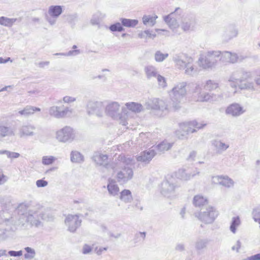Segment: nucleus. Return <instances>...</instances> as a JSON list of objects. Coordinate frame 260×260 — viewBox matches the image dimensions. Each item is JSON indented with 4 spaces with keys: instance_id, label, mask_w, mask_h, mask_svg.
Segmentation results:
<instances>
[{
    "instance_id": "4be33fe9",
    "label": "nucleus",
    "mask_w": 260,
    "mask_h": 260,
    "mask_svg": "<svg viewBox=\"0 0 260 260\" xmlns=\"http://www.w3.org/2000/svg\"><path fill=\"white\" fill-rule=\"evenodd\" d=\"M36 127L31 124L23 125L19 128V132L21 137L24 136H32L34 135V131Z\"/></svg>"
},
{
    "instance_id": "de8ad7c7",
    "label": "nucleus",
    "mask_w": 260,
    "mask_h": 260,
    "mask_svg": "<svg viewBox=\"0 0 260 260\" xmlns=\"http://www.w3.org/2000/svg\"><path fill=\"white\" fill-rule=\"evenodd\" d=\"M24 250L26 252V253L24 255L25 258L32 259L35 257L36 255V252L34 249L29 247H26L24 248Z\"/></svg>"
},
{
    "instance_id": "72a5a7b5",
    "label": "nucleus",
    "mask_w": 260,
    "mask_h": 260,
    "mask_svg": "<svg viewBox=\"0 0 260 260\" xmlns=\"http://www.w3.org/2000/svg\"><path fill=\"white\" fill-rule=\"evenodd\" d=\"M71 160L73 162L81 163L84 161V156L77 151H73L71 153Z\"/></svg>"
},
{
    "instance_id": "338daca9",
    "label": "nucleus",
    "mask_w": 260,
    "mask_h": 260,
    "mask_svg": "<svg viewBox=\"0 0 260 260\" xmlns=\"http://www.w3.org/2000/svg\"><path fill=\"white\" fill-rule=\"evenodd\" d=\"M107 249H108L107 247H101V248H100L99 249H98V248H96V249H95V250L96 251V253L98 255H100L102 254L103 251H106L107 250Z\"/></svg>"
},
{
    "instance_id": "6ab92c4d",
    "label": "nucleus",
    "mask_w": 260,
    "mask_h": 260,
    "mask_svg": "<svg viewBox=\"0 0 260 260\" xmlns=\"http://www.w3.org/2000/svg\"><path fill=\"white\" fill-rule=\"evenodd\" d=\"M245 110L239 104L234 103L229 105L225 110V113L227 115L233 117H238L243 114Z\"/></svg>"
},
{
    "instance_id": "c03bdc74",
    "label": "nucleus",
    "mask_w": 260,
    "mask_h": 260,
    "mask_svg": "<svg viewBox=\"0 0 260 260\" xmlns=\"http://www.w3.org/2000/svg\"><path fill=\"white\" fill-rule=\"evenodd\" d=\"M181 128L185 132L186 135H188L189 133H194L197 131L196 129L192 127V126L190 124V122L181 125Z\"/></svg>"
},
{
    "instance_id": "bf43d9fd",
    "label": "nucleus",
    "mask_w": 260,
    "mask_h": 260,
    "mask_svg": "<svg viewBox=\"0 0 260 260\" xmlns=\"http://www.w3.org/2000/svg\"><path fill=\"white\" fill-rule=\"evenodd\" d=\"M8 253L11 256H20L22 255V251L19 250L16 251L13 250H10L8 252Z\"/></svg>"
},
{
    "instance_id": "a211bd4d",
    "label": "nucleus",
    "mask_w": 260,
    "mask_h": 260,
    "mask_svg": "<svg viewBox=\"0 0 260 260\" xmlns=\"http://www.w3.org/2000/svg\"><path fill=\"white\" fill-rule=\"evenodd\" d=\"M133 176V171L132 168L125 167L122 171L118 172L117 180L118 182L124 183L131 180Z\"/></svg>"
},
{
    "instance_id": "49530a36",
    "label": "nucleus",
    "mask_w": 260,
    "mask_h": 260,
    "mask_svg": "<svg viewBox=\"0 0 260 260\" xmlns=\"http://www.w3.org/2000/svg\"><path fill=\"white\" fill-rule=\"evenodd\" d=\"M103 16L100 13H96L94 14L90 20L91 23L92 25H98L99 24L102 18H103Z\"/></svg>"
},
{
    "instance_id": "864d4df0",
    "label": "nucleus",
    "mask_w": 260,
    "mask_h": 260,
    "mask_svg": "<svg viewBox=\"0 0 260 260\" xmlns=\"http://www.w3.org/2000/svg\"><path fill=\"white\" fill-rule=\"evenodd\" d=\"M155 78H157V82L159 86L161 87H165L166 86V80L164 77L158 74Z\"/></svg>"
},
{
    "instance_id": "69168bd1",
    "label": "nucleus",
    "mask_w": 260,
    "mask_h": 260,
    "mask_svg": "<svg viewBox=\"0 0 260 260\" xmlns=\"http://www.w3.org/2000/svg\"><path fill=\"white\" fill-rule=\"evenodd\" d=\"M9 154L10 155L9 158H16L20 156L19 153L14 152H11V153H9Z\"/></svg>"
},
{
    "instance_id": "4c0bfd02",
    "label": "nucleus",
    "mask_w": 260,
    "mask_h": 260,
    "mask_svg": "<svg viewBox=\"0 0 260 260\" xmlns=\"http://www.w3.org/2000/svg\"><path fill=\"white\" fill-rule=\"evenodd\" d=\"M14 135L13 131L10 127L0 125V138Z\"/></svg>"
},
{
    "instance_id": "423d86ee",
    "label": "nucleus",
    "mask_w": 260,
    "mask_h": 260,
    "mask_svg": "<svg viewBox=\"0 0 260 260\" xmlns=\"http://www.w3.org/2000/svg\"><path fill=\"white\" fill-rule=\"evenodd\" d=\"M92 159L96 164L103 166L112 174H113L121 168V162L108 163V156L106 154H96L93 156Z\"/></svg>"
},
{
    "instance_id": "5701e85b",
    "label": "nucleus",
    "mask_w": 260,
    "mask_h": 260,
    "mask_svg": "<svg viewBox=\"0 0 260 260\" xmlns=\"http://www.w3.org/2000/svg\"><path fill=\"white\" fill-rule=\"evenodd\" d=\"M194 24V18L193 17L186 16L183 19L181 26L184 31H188L192 29Z\"/></svg>"
},
{
    "instance_id": "c9c22d12",
    "label": "nucleus",
    "mask_w": 260,
    "mask_h": 260,
    "mask_svg": "<svg viewBox=\"0 0 260 260\" xmlns=\"http://www.w3.org/2000/svg\"><path fill=\"white\" fill-rule=\"evenodd\" d=\"M120 199L125 203H129L133 200L131 192L129 190L124 189L120 192Z\"/></svg>"
},
{
    "instance_id": "f3484780",
    "label": "nucleus",
    "mask_w": 260,
    "mask_h": 260,
    "mask_svg": "<svg viewBox=\"0 0 260 260\" xmlns=\"http://www.w3.org/2000/svg\"><path fill=\"white\" fill-rule=\"evenodd\" d=\"M156 154V150L151 148L141 152L139 155L137 156L136 158L138 161L148 164Z\"/></svg>"
},
{
    "instance_id": "2eb2a0df",
    "label": "nucleus",
    "mask_w": 260,
    "mask_h": 260,
    "mask_svg": "<svg viewBox=\"0 0 260 260\" xmlns=\"http://www.w3.org/2000/svg\"><path fill=\"white\" fill-rule=\"evenodd\" d=\"M73 112V110L68 108L59 106L51 107L49 111V114L56 118H60L67 116H70Z\"/></svg>"
},
{
    "instance_id": "09e8293b",
    "label": "nucleus",
    "mask_w": 260,
    "mask_h": 260,
    "mask_svg": "<svg viewBox=\"0 0 260 260\" xmlns=\"http://www.w3.org/2000/svg\"><path fill=\"white\" fill-rule=\"evenodd\" d=\"M138 37L140 38H144V39H153L156 37V35L155 34H152L149 30H146L144 31H142L138 34Z\"/></svg>"
},
{
    "instance_id": "13d9d810",
    "label": "nucleus",
    "mask_w": 260,
    "mask_h": 260,
    "mask_svg": "<svg viewBox=\"0 0 260 260\" xmlns=\"http://www.w3.org/2000/svg\"><path fill=\"white\" fill-rule=\"evenodd\" d=\"M36 185L38 187H44L48 185V182L43 179H40L36 181Z\"/></svg>"
},
{
    "instance_id": "5fc2aeb1",
    "label": "nucleus",
    "mask_w": 260,
    "mask_h": 260,
    "mask_svg": "<svg viewBox=\"0 0 260 260\" xmlns=\"http://www.w3.org/2000/svg\"><path fill=\"white\" fill-rule=\"evenodd\" d=\"M10 230H13V228L11 227L7 229H0V238L1 239H6L8 237L7 232Z\"/></svg>"
},
{
    "instance_id": "e433bc0d",
    "label": "nucleus",
    "mask_w": 260,
    "mask_h": 260,
    "mask_svg": "<svg viewBox=\"0 0 260 260\" xmlns=\"http://www.w3.org/2000/svg\"><path fill=\"white\" fill-rule=\"evenodd\" d=\"M16 20V18H9L2 16L0 17V24L7 27H11Z\"/></svg>"
},
{
    "instance_id": "f257e3e1",
    "label": "nucleus",
    "mask_w": 260,
    "mask_h": 260,
    "mask_svg": "<svg viewBox=\"0 0 260 260\" xmlns=\"http://www.w3.org/2000/svg\"><path fill=\"white\" fill-rule=\"evenodd\" d=\"M252 77L251 73L243 69L235 71L229 77L228 83L229 85L236 92L237 87L241 90H254L253 83L248 81Z\"/></svg>"
},
{
    "instance_id": "f8f14e48",
    "label": "nucleus",
    "mask_w": 260,
    "mask_h": 260,
    "mask_svg": "<svg viewBox=\"0 0 260 260\" xmlns=\"http://www.w3.org/2000/svg\"><path fill=\"white\" fill-rule=\"evenodd\" d=\"M62 11V7L61 6H50L48 14H45V19L50 25H54L56 23V19L61 15Z\"/></svg>"
},
{
    "instance_id": "bb28decb",
    "label": "nucleus",
    "mask_w": 260,
    "mask_h": 260,
    "mask_svg": "<svg viewBox=\"0 0 260 260\" xmlns=\"http://www.w3.org/2000/svg\"><path fill=\"white\" fill-rule=\"evenodd\" d=\"M144 71L146 78L149 80L152 78H155L158 74L157 69L152 65L145 67Z\"/></svg>"
},
{
    "instance_id": "6e6d98bb",
    "label": "nucleus",
    "mask_w": 260,
    "mask_h": 260,
    "mask_svg": "<svg viewBox=\"0 0 260 260\" xmlns=\"http://www.w3.org/2000/svg\"><path fill=\"white\" fill-rule=\"evenodd\" d=\"M190 124L194 128H197L199 129L200 128H203L204 126L206 125V124H201L198 123L196 121H192L190 122Z\"/></svg>"
},
{
    "instance_id": "0eeeda50",
    "label": "nucleus",
    "mask_w": 260,
    "mask_h": 260,
    "mask_svg": "<svg viewBox=\"0 0 260 260\" xmlns=\"http://www.w3.org/2000/svg\"><path fill=\"white\" fill-rule=\"evenodd\" d=\"M186 83L185 82H182L178 84L172 89L173 94L171 95L172 106L176 110L180 107L181 101L186 95Z\"/></svg>"
},
{
    "instance_id": "ea45409f",
    "label": "nucleus",
    "mask_w": 260,
    "mask_h": 260,
    "mask_svg": "<svg viewBox=\"0 0 260 260\" xmlns=\"http://www.w3.org/2000/svg\"><path fill=\"white\" fill-rule=\"evenodd\" d=\"M169 56L168 53H163L160 50L155 52L154 55V59L156 62H161L164 61Z\"/></svg>"
},
{
    "instance_id": "f704fd0d",
    "label": "nucleus",
    "mask_w": 260,
    "mask_h": 260,
    "mask_svg": "<svg viewBox=\"0 0 260 260\" xmlns=\"http://www.w3.org/2000/svg\"><path fill=\"white\" fill-rule=\"evenodd\" d=\"M122 26L127 27H134L138 24V20L137 19H131L121 18L120 19Z\"/></svg>"
},
{
    "instance_id": "37998d69",
    "label": "nucleus",
    "mask_w": 260,
    "mask_h": 260,
    "mask_svg": "<svg viewBox=\"0 0 260 260\" xmlns=\"http://www.w3.org/2000/svg\"><path fill=\"white\" fill-rule=\"evenodd\" d=\"M110 31L112 32L118 31L121 32L124 30V28L122 26V25L120 22H116L115 23L111 24L109 27Z\"/></svg>"
},
{
    "instance_id": "c85d7f7f",
    "label": "nucleus",
    "mask_w": 260,
    "mask_h": 260,
    "mask_svg": "<svg viewBox=\"0 0 260 260\" xmlns=\"http://www.w3.org/2000/svg\"><path fill=\"white\" fill-rule=\"evenodd\" d=\"M208 201L207 199L204 198L203 196L197 195L194 197L193 200V204L196 207H206L208 205Z\"/></svg>"
},
{
    "instance_id": "b1692460",
    "label": "nucleus",
    "mask_w": 260,
    "mask_h": 260,
    "mask_svg": "<svg viewBox=\"0 0 260 260\" xmlns=\"http://www.w3.org/2000/svg\"><path fill=\"white\" fill-rule=\"evenodd\" d=\"M212 145L215 148L216 153L220 154L225 151L229 145L221 142L219 140H213L211 141Z\"/></svg>"
},
{
    "instance_id": "473e14b6",
    "label": "nucleus",
    "mask_w": 260,
    "mask_h": 260,
    "mask_svg": "<svg viewBox=\"0 0 260 260\" xmlns=\"http://www.w3.org/2000/svg\"><path fill=\"white\" fill-rule=\"evenodd\" d=\"M172 146L170 143L167 142H162L157 145L156 146H153L152 149H154L156 152L163 153L165 151L168 150Z\"/></svg>"
},
{
    "instance_id": "a18cd8bd",
    "label": "nucleus",
    "mask_w": 260,
    "mask_h": 260,
    "mask_svg": "<svg viewBox=\"0 0 260 260\" xmlns=\"http://www.w3.org/2000/svg\"><path fill=\"white\" fill-rule=\"evenodd\" d=\"M240 220L239 217H234L232 219V221L230 225V230L233 233L236 232L237 227L240 224Z\"/></svg>"
},
{
    "instance_id": "a878e982",
    "label": "nucleus",
    "mask_w": 260,
    "mask_h": 260,
    "mask_svg": "<svg viewBox=\"0 0 260 260\" xmlns=\"http://www.w3.org/2000/svg\"><path fill=\"white\" fill-rule=\"evenodd\" d=\"M215 179L217 183L228 188L233 187L234 184V181L228 176H217Z\"/></svg>"
},
{
    "instance_id": "9b49d317",
    "label": "nucleus",
    "mask_w": 260,
    "mask_h": 260,
    "mask_svg": "<svg viewBox=\"0 0 260 260\" xmlns=\"http://www.w3.org/2000/svg\"><path fill=\"white\" fill-rule=\"evenodd\" d=\"M194 93L198 95V101L200 102H214L221 100L223 98L222 94H215L213 93H209L202 91V89L199 85H197L194 90Z\"/></svg>"
},
{
    "instance_id": "603ef678",
    "label": "nucleus",
    "mask_w": 260,
    "mask_h": 260,
    "mask_svg": "<svg viewBox=\"0 0 260 260\" xmlns=\"http://www.w3.org/2000/svg\"><path fill=\"white\" fill-rule=\"evenodd\" d=\"M80 53V50H74L69 51L67 53H55V55H63V56H75Z\"/></svg>"
},
{
    "instance_id": "680f3d73",
    "label": "nucleus",
    "mask_w": 260,
    "mask_h": 260,
    "mask_svg": "<svg viewBox=\"0 0 260 260\" xmlns=\"http://www.w3.org/2000/svg\"><path fill=\"white\" fill-rule=\"evenodd\" d=\"M76 98L73 96H66L63 98V101L65 103H70L76 101Z\"/></svg>"
},
{
    "instance_id": "ddd939ff",
    "label": "nucleus",
    "mask_w": 260,
    "mask_h": 260,
    "mask_svg": "<svg viewBox=\"0 0 260 260\" xmlns=\"http://www.w3.org/2000/svg\"><path fill=\"white\" fill-rule=\"evenodd\" d=\"M81 221L78 215L69 214L65 219L64 223L68 231L74 233L81 225Z\"/></svg>"
},
{
    "instance_id": "3c124183",
    "label": "nucleus",
    "mask_w": 260,
    "mask_h": 260,
    "mask_svg": "<svg viewBox=\"0 0 260 260\" xmlns=\"http://www.w3.org/2000/svg\"><path fill=\"white\" fill-rule=\"evenodd\" d=\"M56 159L53 156H44L42 157V164L44 165H49L53 163Z\"/></svg>"
},
{
    "instance_id": "412c9836",
    "label": "nucleus",
    "mask_w": 260,
    "mask_h": 260,
    "mask_svg": "<svg viewBox=\"0 0 260 260\" xmlns=\"http://www.w3.org/2000/svg\"><path fill=\"white\" fill-rule=\"evenodd\" d=\"M209 242L208 239L198 237L194 244L196 250L198 253H201L207 247Z\"/></svg>"
},
{
    "instance_id": "052dcab7",
    "label": "nucleus",
    "mask_w": 260,
    "mask_h": 260,
    "mask_svg": "<svg viewBox=\"0 0 260 260\" xmlns=\"http://www.w3.org/2000/svg\"><path fill=\"white\" fill-rule=\"evenodd\" d=\"M91 250L92 248L91 246L87 244H85L82 248V253L84 254H87L89 253L91 251Z\"/></svg>"
},
{
    "instance_id": "dca6fc26",
    "label": "nucleus",
    "mask_w": 260,
    "mask_h": 260,
    "mask_svg": "<svg viewBox=\"0 0 260 260\" xmlns=\"http://www.w3.org/2000/svg\"><path fill=\"white\" fill-rule=\"evenodd\" d=\"M147 109H151L164 112L167 110V105L162 100L158 99L149 100L145 104Z\"/></svg>"
},
{
    "instance_id": "8fccbe9b",
    "label": "nucleus",
    "mask_w": 260,
    "mask_h": 260,
    "mask_svg": "<svg viewBox=\"0 0 260 260\" xmlns=\"http://www.w3.org/2000/svg\"><path fill=\"white\" fill-rule=\"evenodd\" d=\"M252 215L254 221L257 222L259 224L260 228V205L253 210Z\"/></svg>"
},
{
    "instance_id": "e2e57ef3",
    "label": "nucleus",
    "mask_w": 260,
    "mask_h": 260,
    "mask_svg": "<svg viewBox=\"0 0 260 260\" xmlns=\"http://www.w3.org/2000/svg\"><path fill=\"white\" fill-rule=\"evenodd\" d=\"M197 155V152L194 151H192L190 152V153L189 154V156L187 157L186 159L188 161H192L195 160V158Z\"/></svg>"
},
{
    "instance_id": "7ed1b4c3",
    "label": "nucleus",
    "mask_w": 260,
    "mask_h": 260,
    "mask_svg": "<svg viewBox=\"0 0 260 260\" xmlns=\"http://www.w3.org/2000/svg\"><path fill=\"white\" fill-rule=\"evenodd\" d=\"M218 215V211L215 208L210 206L203 207L201 208L200 212L194 213L195 217L205 224L212 223Z\"/></svg>"
},
{
    "instance_id": "6e6552de",
    "label": "nucleus",
    "mask_w": 260,
    "mask_h": 260,
    "mask_svg": "<svg viewBox=\"0 0 260 260\" xmlns=\"http://www.w3.org/2000/svg\"><path fill=\"white\" fill-rule=\"evenodd\" d=\"M179 186L176 179L172 176H169L161 183V193L165 197H170L175 193Z\"/></svg>"
},
{
    "instance_id": "58836bf2",
    "label": "nucleus",
    "mask_w": 260,
    "mask_h": 260,
    "mask_svg": "<svg viewBox=\"0 0 260 260\" xmlns=\"http://www.w3.org/2000/svg\"><path fill=\"white\" fill-rule=\"evenodd\" d=\"M187 64L188 67H189V69L185 70V74L190 76H194L196 75L197 73V68H196L193 64V58L191 59V61L188 62Z\"/></svg>"
},
{
    "instance_id": "393cba45",
    "label": "nucleus",
    "mask_w": 260,
    "mask_h": 260,
    "mask_svg": "<svg viewBox=\"0 0 260 260\" xmlns=\"http://www.w3.org/2000/svg\"><path fill=\"white\" fill-rule=\"evenodd\" d=\"M200 173V171L197 169H196V171H194L193 173H189L186 172L185 169H179L178 171V177L181 180L185 181L190 180L196 175H199Z\"/></svg>"
},
{
    "instance_id": "4d7b16f0",
    "label": "nucleus",
    "mask_w": 260,
    "mask_h": 260,
    "mask_svg": "<svg viewBox=\"0 0 260 260\" xmlns=\"http://www.w3.org/2000/svg\"><path fill=\"white\" fill-rule=\"evenodd\" d=\"M176 135L179 139H183L186 138L187 136L185 132L183 131L182 128L181 130L177 131L176 132Z\"/></svg>"
},
{
    "instance_id": "7c9ffc66",
    "label": "nucleus",
    "mask_w": 260,
    "mask_h": 260,
    "mask_svg": "<svg viewBox=\"0 0 260 260\" xmlns=\"http://www.w3.org/2000/svg\"><path fill=\"white\" fill-rule=\"evenodd\" d=\"M107 189L109 194L112 196H116L118 194L119 188L115 182H109L107 185Z\"/></svg>"
},
{
    "instance_id": "39448f33",
    "label": "nucleus",
    "mask_w": 260,
    "mask_h": 260,
    "mask_svg": "<svg viewBox=\"0 0 260 260\" xmlns=\"http://www.w3.org/2000/svg\"><path fill=\"white\" fill-rule=\"evenodd\" d=\"M221 54V52L218 50L207 51L204 56L199 58L200 65L205 69L215 67L220 59Z\"/></svg>"
},
{
    "instance_id": "20e7f679",
    "label": "nucleus",
    "mask_w": 260,
    "mask_h": 260,
    "mask_svg": "<svg viewBox=\"0 0 260 260\" xmlns=\"http://www.w3.org/2000/svg\"><path fill=\"white\" fill-rule=\"evenodd\" d=\"M105 113L113 119H122L126 115V109L117 102H111L105 107Z\"/></svg>"
},
{
    "instance_id": "a19ab883",
    "label": "nucleus",
    "mask_w": 260,
    "mask_h": 260,
    "mask_svg": "<svg viewBox=\"0 0 260 260\" xmlns=\"http://www.w3.org/2000/svg\"><path fill=\"white\" fill-rule=\"evenodd\" d=\"M218 87V84L211 80H207L204 86V89L211 91L216 89Z\"/></svg>"
},
{
    "instance_id": "1a4fd4ad",
    "label": "nucleus",
    "mask_w": 260,
    "mask_h": 260,
    "mask_svg": "<svg viewBox=\"0 0 260 260\" xmlns=\"http://www.w3.org/2000/svg\"><path fill=\"white\" fill-rule=\"evenodd\" d=\"M105 107L103 102L90 100L86 104V112L89 115H93L102 117L105 113Z\"/></svg>"
},
{
    "instance_id": "774afa93",
    "label": "nucleus",
    "mask_w": 260,
    "mask_h": 260,
    "mask_svg": "<svg viewBox=\"0 0 260 260\" xmlns=\"http://www.w3.org/2000/svg\"><path fill=\"white\" fill-rule=\"evenodd\" d=\"M251 260H260V253L250 256Z\"/></svg>"
},
{
    "instance_id": "c756f323",
    "label": "nucleus",
    "mask_w": 260,
    "mask_h": 260,
    "mask_svg": "<svg viewBox=\"0 0 260 260\" xmlns=\"http://www.w3.org/2000/svg\"><path fill=\"white\" fill-rule=\"evenodd\" d=\"M158 18L157 16L145 15L142 17L143 24L147 26H153L156 23V19Z\"/></svg>"
},
{
    "instance_id": "cd10ccee",
    "label": "nucleus",
    "mask_w": 260,
    "mask_h": 260,
    "mask_svg": "<svg viewBox=\"0 0 260 260\" xmlns=\"http://www.w3.org/2000/svg\"><path fill=\"white\" fill-rule=\"evenodd\" d=\"M126 110L128 109L129 111L134 113H140L143 110V106L139 103L136 102H128L125 104ZM127 111H126V113Z\"/></svg>"
},
{
    "instance_id": "aec40b11",
    "label": "nucleus",
    "mask_w": 260,
    "mask_h": 260,
    "mask_svg": "<svg viewBox=\"0 0 260 260\" xmlns=\"http://www.w3.org/2000/svg\"><path fill=\"white\" fill-rule=\"evenodd\" d=\"M219 60L223 62L235 63L239 59L237 54L235 53H232L229 51H224L221 52Z\"/></svg>"
},
{
    "instance_id": "4468645a",
    "label": "nucleus",
    "mask_w": 260,
    "mask_h": 260,
    "mask_svg": "<svg viewBox=\"0 0 260 260\" xmlns=\"http://www.w3.org/2000/svg\"><path fill=\"white\" fill-rule=\"evenodd\" d=\"M192 58L186 53L180 52L173 54L172 60L175 63V67L179 70H182L186 63L191 61Z\"/></svg>"
},
{
    "instance_id": "0e129e2a",
    "label": "nucleus",
    "mask_w": 260,
    "mask_h": 260,
    "mask_svg": "<svg viewBox=\"0 0 260 260\" xmlns=\"http://www.w3.org/2000/svg\"><path fill=\"white\" fill-rule=\"evenodd\" d=\"M241 243L239 240H238L236 242V244L232 247L233 250H236L237 252L239 251V249L240 248Z\"/></svg>"
},
{
    "instance_id": "9d476101",
    "label": "nucleus",
    "mask_w": 260,
    "mask_h": 260,
    "mask_svg": "<svg viewBox=\"0 0 260 260\" xmlns=\"http://www.w3.org/2000/svg\"><path fill=\"white\" fill-rule=\"evenodd\" d=\"M56 138L60 142L71 143L76 138V132L71 127L66 126L56 132Z\"/></svg>"
},
{
    "instance_id": "79ce46f5",
    "label": "nucleus",
    "mask_w": 260,
    "mask_h": 260,
    "mask_svg": "<svg viewBox=\"0 0 260 260\" xmlns=\"http://www.w3.org/2000/svg\"><path fill=\"white\" fill-rule=\"evenodd\" d=\"M181 12V10L180 8H177L175 9L173 13H172L169 15L166 16L164 17V21L168 24H171V22H175V19L171 17V16L174 15L176 13H179Z\"/></svg>"
},
{
    "instance_id": "2f4dec72",
    "label": "nucleus",
    "mask_w": 260,
    "mask_h": 260,
    "mask_svg": "<svg viewBox=\"0 0 260 260\" xmlns=\"http://www.w3.org/2000/svg\"><path fill=\"white\" fill-rule=\"evenodd\" d=\"M41 109L39 108L33 107L31 106H27L23 110L19 111V113L21 115L28 116L30 114H34L36 111H40Z\"/></svg>"
},
{
    "instance_id": "f03ea898",
    "label": "nucleus",
    "mask_w": 260,
    "mask_h": 260,
    "mask_svg": "<svg viewBox=\"0 0 260 260\" xmlns=\"http://www.w3.org/2000/svg\"><path fill=\"white\" fill-rule=\"evenodd\" d=\"M53 217L41 210H29L26 218L27 222L32 226L40 228L43 226L42 220L51 221Z\"/></svg>"
}]
</instances>
